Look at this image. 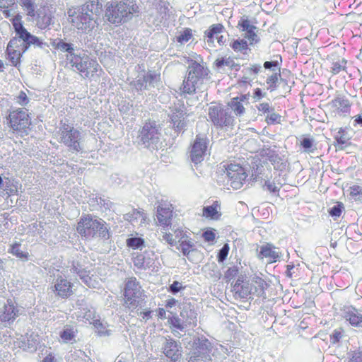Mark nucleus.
<instances>
[{
  "label": "nucleus",
  "mask_w": 362,
  "mask_h": 362,
  "mask_svg": "<svg viewBox=\"0 0 362 362\" xmlns=\"http://www.w3.org/2000/svg\"><path fill=\"white\" fill-rule=\"evenodd\" d=\"M16 36L10 40L6 48L7 59L11 65L18 67L21 63V57L30 47L33 35L29 33L23 25L21 18L17 15L12 19Z\"/></svg>",
  "instance_id": "1"
},
{
  "label": "nucleus",
  "mask_w": 362,
  "mask_h": 362,
  "mask_svg": "<svg viewBox=\"0 0 362 362\" xmlns=\"http://www.w3.org/2000/svg\"><path fill=\"white\" fill-rule=\"evenodd\" d=\"M162 129L154 120L146 122L138 132L139 145L150 151L157 150L161 145Z\"/></svg>",
  "instance_id": "4"
},
{
  "label": "nucleus",
  "mask_w": 362,
  "mask_h": 362,
  "mask_svg": "<svg viewBox=\"0 0 362 362\" xmlns=\"http://www.w3.org/2000/svg\"><path fill=\"white\" fill-rule=\"evenodd\" d=\"M218 209H220V205L218 202L216 201L212 205L206 206L203 208V216L211 219L217 220L221 216Z\"/></svg>",
  "instance_id": "31"
},
{
  "label": "nucleus",
  "mask_w": 362,
  "mask_h": 362,
  "mask_svg": "<svg viewBox=\"0 0 362 362\" xmlns=\"http://www.w3.org/2000/svg\"><path fill=\"white\" fill-rule=\"evenodd\" d=\"M186 347L189 349V357L211 358V342L204 337H193L192 340L187 342Z\"/></svg>",
  "instance_id": "12"
},
{
  "label": "nucleus",
  "mask_w": 362,
  "mask_h": 362,
  "mask_svg": "<svg viewBox=\"0 0 362 362\" xmlns=\"http://www.w3.org/2000/svg\"><path fill=\"white\" fill-rule=\"evenodd\" d=\"M226 175L228 178L230 186L235 189H240L246 177L248 176L247 170L237 164H230L226 168Z\"/></svg>",
  "instance_id": "14"
},
{
  "label": "nucleus",
  "mask_w": 362,
  "mask_h": 362,
  "mask_svg": "<svg viewBox=\"0 0 362 362\" xmlns=\"http://www.w3.org/2000/svg\"><path fill=\"white\" fill-rule=\"evenodd\" d=\"M209 139L201 134L196 136V139L192 144L190 158H201L210 156L208 149Z\"/></svg>",
  "instance_id": "18"
},
{
  "label": "nucleus",
  "mask_w": 362,
  "mask_h": 362,
  "mask_svg": "<svg viewBox=\"0 0 362 362\" xmlns=\"http://www.w3.org/2000/svg\"><path fill=\"white\" fill-rule=\"evenodd\" d=\"M344 317L352 326L362 327V314L355 308H351L346 311Z\"/></svg>",
  "instance_id": "28"
},
{
  "label": "nucleus",
  "mask_w": 362,
  "mask_h": 362,
  "mask_svg": "<svg viewBox=\"0 0 362 362\" xmlns=\"http://www.w3.org/2000/svg\"><path fill=\"white\" fill-rule=\"evenodd\" d=\"M191 29L186 28L180 35L177 36V41L180 43L187 42L192 37Z\"/></svg>",
  "instance_id": "54"
},
{
  "label": "nucleus",
  "mask_w": 362,
  "mask_h": 362,
  "mask_svg": "<svg viewBox=\"0 0 362 362\" xmlns=\"http://www.w3.org/2000/svg\"><path fill=\"white\" fill-rule=\"evenodd\" d=\"M209 117L214 126L229 127L233 124L234 119L229 107L224 108L221 104H216L209 107Z\"/></svg>",
  "instance_id": "10"
},
{
  "label": "nucleus",
  "mask_w": 362,
  "mask_h": 362,
  "mask_svg": "<svg viewBox=\"0 0 362 362\" xmlns=\"http://www.w3.org/2000/svg\"><path fill=\"white\" fill-rule=\"evenodd\" d=\"M257 108L259 111H261L264 113L270 112L274 110V108L272 107L267 103H260L258 106H257Z\"/></svg>",
  "instance_id": "64"
},
{
  "label": "nucleus",
  "mask_w": 362,
  "mask_h": 362,
  "mask_svg": "<svg viewBox=\"0 0 362 362\" xmlns=\"http://www.w3.org/2000/svg\"><path fill=\"white\" fill-rule=\"evenodd\" d=\"M281 257V252L279 248L276 247L270 243L262 245L258 255L259 258H269L271 262H276Z\"/></svg>",
  "instance_id": "23"
},
{
  "label": "nucleus",
  "mask_w": 362,
  "mask_h": 362,
  "mask_svg": "<svg viewBox=\"0 0 362 362\" xmlns=\"http://www.w3.org/2000/svg\"><path fill=\"white\" fill-rule=\"evenodd\" d=\"M334 140L337 145L342 148L343 145H346L350 140V136L346 129L340 128L334 135Z\"/></svg>",
  "instance_id": "32"
},
{
  "label": "nucleus",
  "mask_w": 362,
  "mask_h": 362,
  "mask_svg": "<svg viewBox=\"0 0 362 362\" xmlns=\"http://www.w3.org/2000/svg\"><path fill=\"white\" fill-rule=\"evenodd\" d=\"M55 9L50 5L40 6L35 11V16H32L36 26L41 29H47L54 23Z\"/></svg>",
  "instance_id": "13"
},
{
  "label": "nucleus",
  "mask_w": 362,
  "mask_h": 362,
  "mask_svg": "<svg viewBox=\"0 0 362 362\" xmlns=\"http://www.w3.org/2000/svg\"><path fill=\"white\" fill-rule=\"evenodd\" d=\"M223 30V25L220 23L214 24L211 26H210L209 30L205 31V37H206L207 38L206 42L208 43V45H210L214 44L215 35L216 37L218 35L221 33Z\"/></svg>",
  "instance_id": "30"
},
{
  "label": "nucleus",
  "mask_w": 362,
  "mask_h": 362,
  "mask_svg": "<svg viewBox=\"0 0 362 362\" xmlns=\"http://www.w3.org/2000/svg\"><path fill=\"white\" fill-rule=\"evenodd\" d=\"M313 144L314 139L313 138L304 137L300 141V145L306 152H313L314 151Z\"/></svg>",
  "instance_id": "47"
},
{
  "label": "nucleus",
  "mask_w": 362,
  "mask_h": 362,
  "mask_svg": "<svg viewBox=\"0 0 362 362\" xmlns=\"http://www.w3.org/2000/svg\"><path fill=\"white\" fill-rule=\"evenodd\" d=\"M192 247L193 243L192 242L182 240L180 243V246L178 247V249L181 250L184 256H186L187 258H189V254L194 251L193 250H191Z\"/></svg>",
  "instance_id": "44"
},
{
  "label": "nucleus",
  "mask_w": 362,
  "mask_h": 362,
  "mask_svg": "<svg viewBox=\"0 0 362 362\" xmlns=\"http://www.w3.org/2000/svg\"><path fill=\"white\" fill-rule=\"evenodd\" d=\"M8 120L13 131H21L28 127L30 119L25 110L17 109L10 112Z\"/></svg>",
  "instance_id": "16"
},
{
  "label": "nucleus",
  "mask_w": 362,
  "mask_h": 362,
  "mask_svg": "<svg viewBox=\"0 0 362 362\" xmlns=\"http://www.w3.org/2000/svg\"><path fill=\"white\" fill-rule=\"evenodd\" d=\"M180 316L187 327H195L197 322V313L195 312L194 306L189 303H185L182 305Z\"/></svg>",
  "instance_id": "21"
},
{
  "label": "nucleus",
  "mask_w": 362,
  "mask_h": 362,
  "mask_svg": "<svg viewBox=\"0 0 362 362\" xmlns=\"http://www.w3.org/2000/svg\"><path fill=\"white\" fill-rule=\"evenodd\" d=\"M138 12L139 7L133 1H112L106 4L105 17L110 23L119 25L131 20Z\"/></svg>",
  "instance_id": "2"
},
{
  "label": "nucleus",
  "mask_w": 362,
  "mask_h": 362,
  "mask_svg": "<svg viewBox=\"0 0 362 362\" xmlns=\"http://www.w3.org/2000/svg\"><path fill=\"white\" fill-rule=\"evenodd\" d=\"M19 4L24 8L28 16H35V4L33 0H21Z\"/></svg>",
  "instance_id": "36"
},
{
  "label": "nucleus",
  "mask_w": 362,
  "mask_h": 362,
  "mask_svg": "<svg viewBox=\"0 0 362 362\" xmlns=\"http://www.w3.org/2000/svg\"><path fill=\"white\" fill-rule=\"evenodd\" d=\"M346 63L347 61L345 59L333 62L331 67V72L333 74H338L341 71L346 69Z\"/></svg>",
  "instance_id": "43"
},
{
  "label": "nucleus",
  "mask_w": 362,
  "mask_h": 362,
  "mask_svg": "<svg viewBox=\"0 0 362 362\" xmlns=\"http://www.w3.org/2000/svg\"><path fill=\"white\" fill-rule=\"evenodd\" d=\"M168 322L170 325L179 330H183L187 326L185 322L182 320V317H179L177 315H172L171 317H168Z\"/></svg>",
  "instance_id": "39"
},
{
  "label": "nucleus",
  "mask_w": 362,
  "mask_h": 362,
  "mask_svg": "<svg viewBox=\"0 0 362 362\" xmlns=\"http://www.w3.org/2000/svg\"><path fill=\"white\" fill-rule=\"evenodd\" d=\"M173 216V211L168 206L160 205L157 208L156 217L158 223L160 226H170V219Z\"/></svg>",
  "instance_id": "25"
},
{
  "label": "nucleus",
  "mask_w": 362,
  "mask_h": 362,
  "mask_svg": "<svg viewBox=\"0 0 362 362\" xmlns=\"http://www.w3.org/2000/svg\"><path fill=\"white\" fill-rule=\"evenodd\" d=\"M143 77L148 87H154L155 83L160 79V75L151 72L147 73L146 74L144 75Z\"/></svg>",
  "instance_id": "45"
},
{
  "label": "nucleus",
  "mask_w": 362,
  "mask_h": 362,
  "mask_svg": "<svg viewBox=\"0 0 362 362\" xmlns=\"http://www.w3.org/2000/svg\"><path fill=\"white\" fill-rule=\"evenodd\" d=\"M209 70L207 67L196 61L191 60L180 90L182 93L192 95L199 83L209 78Z\"/></svg>",
  "instance_id": "3"
},
{
  "label": "nucleus",
  "mask_w": 362,
  "mask_h": 362,
  "mask_svg": "<svg viewBox=\"0 0 362 362\" xmlns=\"http://www.w3.org/2000/svg\"><path fill=\"white\" fill-rule=\"evenodd\" d=\"M332 105L338 114L346 115L349 113L351 103L346 97L338 95L332 100Z\"/></svg>",
  "instance_id": "26"
},
{
  "label": "nucleus",
  "mask_w": 362,
  "mask_h": 362,
  "mask_svg": "<svg viewBox=\"0 0 362 362\" xmlns=\"http://www.w3.org/2000/svg\"><path fill=\"white\" fill-rule=\"evenodd\" d=\"M31 45H33L34 47H37L42 49H45L47 52L48 48L49 47V45L47 42H43L35 35L33 36L32 40L30 42V46Z\"/></svg>",
  "instance_id": "51"
},
{
  "label": "nucleus",
  "mask_w": 362,
  "mask_h": 362,
  "mask_svg": "<svg viewBox=\"0 0 362 362\" xmlns=\"http://www.w3.org/2000/svg\"><path fill=\"white\" fill-rule=\"evenodd\" d=\"M61 141L68 148L69 151L79 152L82 151L81 133L73 126L62 123L59 128Z\"/></svg>",
  "instance_id": "9"
},
{
  "label": "nucleus",
  "mask_w": 362,
  "mask_h": 362,
  "mask_svg": "<svg viewBox=\"0 0 362 362\" xmlns=\"http://www.w3.org/2000/svg\"><path fill=\"white\" fill-rule=\"evenodd\" d=\"M130 86L134 88L137 91L148 88L143 76L139 77L136 81H132L130 83Z\"/></svg>",
  "instance_id": "50"
},
{
  "label": "nucleus",
  "mask_w": 362,
  "mask_h": 362,
  "mask_svg": "<svg viewBox=\"0 0 362 362\" xmlns=\"http://www.w3.org/2000/svg\"><path fill=\"white\" fill-rule=\"evenodd\" d=\"M70 64L81 73L83 78H91L94 74L98 75V71H102L97 61L86 54H75L70 58Z\"/></svg>",
  "instance_id": "8"
},
{
  "label": "nucleus",
  "mask_w": 362,
  "mask_h": 362,
  "mask_svg": "<svg viewBox=\"0 0 362 362\" xmlns=\"http://www.w3.org/2000/svg\"><path fill=\"white\" fill-rule=\"evenodd\" d=\"M230 247L228 243H225L219 250L217 255V260L219 263H222L226 259Z\"/></svg>",
  "instance_id": "48"
},
{
  "label": "nucleus",
  "mask_w": 362,
  "mask_h": 362,
  "mask_svg": "<svg viewBox=\"0 0 362 362\" xmlns=\"http://www.w3.org/2000/svg\"><path fill=\"white\" fill-rule=\"evenodd\" d=\"M134 265L138 269H146L149 267L150 262H146L145 257L140 254L136 255L133 259Z\"/></svg>",
  "instance_id": "41"
},
{
  "label": "nucleus",
  "mask_w": 362,
  "mask_h": 362,
  "mask_svg": "<svg viewBox=\"0 0 362 362\" xmlns=\"http://www.w3.org/2000/svg\"><path fill=\"white\" fill-rule=\"evenodd\" d=\"M250 179L259 183H263L265 179H272L271 165L268 160H255L250 165L248 170Z\"/></svg>",
  "instance_id": "11"
},
{
  "label": "nucleus",
  "mask_w": 362,
  "mask_h": 362,
  "mask_svg": "<svg viewBox=\"0 0 362 362\" xmlns=\"http://www.w3.org/2000/svg\"><path fill=\"white\" fill-rule=\"evenodd\" d=\"M70 272L77 274L82 281L88 287H95V281L90 276V271L85 269L80 263L73 262Z\"/></svg>",
  "instance_id": "22"
},
{
  "label": "nucleus",
  "mask_w": 362,
  "mask_h": 362,
  "mask_svg": "<svg viewBox=\"0 0 362 362\" xmlns=\"http://www.w3.org/2000/svg\"><path fill=\"white\" fill-rule=\"evenodd\" d=\"M18 310L11 299L6 301L0 300V319L4 322H13L17 317Z\"/></svg>",
  "instance_id": "19"
},
{
  "label": "nucleus",
  "mask_w": 362,
  "mask_h": 362,
  "mask_svg": "<svg viewBox=\"0 0 362 362\" xmlns=\"http://www.w3.org/2000/svg\"><path fill=\"white\" fill-rule=\"evenodd\" d=\"M159 240L167 243L171 246L176 243V240L173 238V235L171 233L161 232Z\"/></svg>",
  "instance_id": "52"
},
{
  "label": "nucleus",
  "mask_w": 362,
  "mask_h": 362,
  "mask_svg": "<svg viewBox=\"0 0 362 362\" xmlns=\"http://www.w3.org/2000/svg\"><path fill=\"white\" fill-rule=\"evenodd\" d=\"M124 305L133 310L138 307L142 308L145 303L144 290L135 277L128 278L124 289Z\"/></svg>",
  "instance_id": "7"
},
{
  "label": "nucleus",
  "mask_w": 362,
  "mask_h": 362,
  "mask_svg": "<svg viewBox=\"0 0 362 362\" xmlns=\"http://www.w3.org/2000/svg\"><path fill=\"white\" fill-rule=\"evenodd\" d=\"M161 339L163 341L162 350L165 356L173 362H180L182 353L181 344L171 338L167 339L162 337Z\"/></svg>",
  "instance_id": "15"
},
{
  "label": "nucleus",
  "mask_w": 362,
  "mask_h": 362,
  "mask_svg": "<svg viewBox=\"0 0 362 362\" xmlns=\"http://www.w3.org/2000/svg\"><path fill=\"white\" fill-rule=\"evenodd\" d=\"M228 105L230 107V110H233L236 116H241L245 112L244 105L237 98H232Z\"/></svg>",
  "instance_id": "35"
},
{
  "label": "nucleus",
  "mask_w": 362,
  "mask_h": 362,
  "mask_svg": "<svg viewBox=\"0 0 362 362\" xmlns=\"http://www.w3.org/2000/svg\"><path fill=\"white\" fill-rule=\"evenodd\" d=\"M20 246L21 245L19 243H14L11 245L8 252L21 259H27L28 253L21 250Z\"/></svg>",
  "instance_id": "38"
},
{
  "label": "nucleus",
  "mask_w": 362,
  "mask_h": 362,
  "mask_svg": "<svg viewBox=\"0 0 362 362\" xmlns=\"http://www.w3.org/2000/svg\"><path fill=\"white\" fill-rule=\"evenodd\" d=\"M268 161L271 165V168H273L276 171H284L288 166L287 160H268Z\"/></svg>",
  "instance_id": "37"
},
{
  "label": "nucleus",
  "mask_w": 362,
  "mask_h": 362,
  "mask_svg": "<svg viewBox=\"0 0 362 362\" xmlns=\"http://www.w3.org/2000/svg\"><path fill=\"white\" fill-rule=\"evenodd\" d=\"M186 108L184 105H175L171 108L170 115V122L177 132H184L187 123L185 122Z\"/></svg>",
  "instance_id": "17"
},
{
  "label": "nucleus",
  "mask_w": 362,
  "mask_h": 362,
  "mask_svg": "<svg viewBox=\"0 0 362 362\" xmlns=\"http://www.w3.org/2000/svg\"><path fill=\"white\" fill-rule=\"evenodd\" d=\"M127 245L133 250H141L145 246V241L141 237L132 236L127 239Z\"/></svg>",
  "instance_id": "33"
},
{
  "label": "nucleus",
  "mask_w": 362,
  "mask_h": 362,
  "mask_svg": "<svg viewBox=\"0 0 362 362\" xmlns=\"http://www.w3.org/2000/svg\"><path fill=\"white\" fill-rule=\"evenodd\" d=\"M235 294L241 298H246L250 293H252V288L248 283L243 284L238 291H234Z\"/></svg>",
  "instance_id": "42"
},
{
  "label": "nucleus",
  "mask_w": 362,
  "mask_h": 362,
  "mask_svg": "<svg viewBox=\"0 0 362 362\" xmlns=\"http://www.w3.org/2000/svg\"><path fill=\"white\" fill-rule=\"evenodd\" d=\"M124 220L130 222L132 225L139 224L142 225L145 223L146 216V215L137 209H132V211H129L124 215Z\"/></svg>",
  "instance_id": "27"
},
{
  "label": "nucleus",
  "mask_w": 362,
  "mask_h": 362,
  "mask_svg": "<svg viewBox=\"0 0 362 362\" xmlns=\"http://www.w3.org/2000/svg\"><path fill=\"white\" fill-rule=\"evenodd\" d=\"M250 286L252 288V293L258 296H262L265 293V289L267 284L262 278L255 276L251 279Z\"/></svg>",
  "instance_id": "29"
},
{
  "label": "nucleus",
  "mask_w": 362,
  "mask_h": 362,
  "mask_svg": "<svg viewBox=\"0 0 362 362\" xmlns=\"http://www.w3.org/2000/svg\"><path fill=\"white\" fill-rule=\"evenodd\" d=\"M78 329L76 326L66 325L59 332L60 341L64 344L76 342Z\"/></svg>",
  "instance_id": "24"
},
{
  "label": "nucleus",
  "mask_w": 362,
  "mask_h": 362,
  "mask_svg": "<svg viewBox=\"0 0 362 362\" xmlns=\"http://www.w3.org/2000/svg\"><path fill=\"white\" fill-rule=\"evenodd\" d=\"M279 75L280 76V74L274 73L267 79V83L269 84L268 88L273 90L276 88V82L278 81Z\"/></svg>",
  "instance_id": "59"
},
{
  "label": "nucleus",
  "mask_w": 362,
  "mask_h": 362,
  "mask_svg": "<svg viewBox=\"0 0 362 362\" xmlns=\"http://www.w3.org/2000/svg\"><path fill=\"white\" fill-rule=\"evenodd\" d=\"M281 116L275 112H272L271 115H267L266 117V122L268 124H279L281 122Z\"/></svg>",
  "instance_id": "57"
},
{
  "label": "nucleus",
  "mask_w": 362,
  "mask_h": 362,
  "mask_svg": "<svg viewBox=\"0 0 362 362\" xmlns=\"http://www.w3.org/2000/svg\"><path fill=\"white\" fill-rule=\"evenodd\" d=\"M76 229L79 234L86 238L100 237L107 240L110 237L106 223L102 219L93 218L89 215L81 218Z\"/></svg>",
  "instance_id": "5"
},
{
  "label": "nucleus",
  "mask_w": 362,
  "mask_h": 362,
  "mask_svg": "<svg viewBox=\"0 0 362 362\" xmlns=\"http://www.w3.org/2000/svg\"><path fill=\"white\" fill-rule=\"evenodd\" d=\"M256 29L257 28H251L246 31L245 37L247 38L250 41V45L257 43L259 40V38L255 32Z\"/></svg>",
  "instance_id": "55"
},
{
  "label": "nucleus",
  "mask_w": 362,
  "mask_h": 362,
  "mask_svg": "<svg viewBox=\"0 0 362 362\" xmlns=\"http://www.w3.org/2000/svg\"><path fill=\"white\" fill-rule=\"evenodd\" d=\"M344 209V206L341 203H337L331 207L329 210V213L332 217H339L342 212V209Z\"/></svg>",
  "instance_id": "53"
},
{
  "label": "nucleus",
  "mask_w": 362,
  "mask_h": 362,
  "mask_svg": "<svg viewBox=\"0 0 362 362\" xmlns=\"http://www.w3.org/2000/svg\"><path fill=\"white\" fill-rule=\"evenodd\" d=\"M238 25L241 28L243 31H247L251 28H257L256 26L251 25L247 18H241L238 23Z\"/></svg>",
  "instance_id": "60"
},
{
  "label": "nucleus",
  "mask_w": 362,
  "mask_h": 362,
  "mask_svg": "<svg viewBox=\"0 0 362 362\" xmlns=\"http://www.w3.org/2000/svg\"><path fill=\"white\" fill-rule=\"evenodd\" d=\"M202 237L207 242L214 241L216 238V234L213 230H207L202 234Z\"/></svg>",
  "instance_id": "63"
},
{
  "label": "nucleus",
  "mask_w": 362,
  "mask_h": 362,
  "mask_svg": "<svg viewBox=\"0 0 362 362\" xmlns=\"http://www.w3.org/2000/svg\"><path fill=\"white\" fill-rule=\"evenodd\" d=\"M230 47L235 52H240L243 54H247V50H250L247 42L244 39L234 40Z\"/></svg>",
  "instance_id": "34"
},
{
  "label": "nucleus",
  "mask_w": 362,
  "mask_h": 362,
  "mask_svg": "<svg viewBox=\"0 0 362 362\" xmlns=\"http://www.w3.org/2000/svg\"><path fill=\"white\" fill-rule=\"evenodd\" d=\"M350 194L355 198V199H361L362 196V187L358 185H353L349 187Z\"/></svg>",
  "instance_id": "56"
},
{
  "label": "nucleus",
  "mask_w": 362,
  "mask_h": 362,
  "mask_svg": "<svg viewBox=\"0 0 362 362\" xmlns=\"http://www.w3.org/2000/svg\"><path fill=\"white\" fill-rule=\"evenodd\" d=\"M73 284L62 276L56 279L54 286L57 296L62 298H67L74 294Z\"/></svg>",
  "instance_id": "20"
},
{
  "label": "nucleus",
  "mask_w": 362,
  "mask_h": 362,
  "mask_svg": "<svg viewBox=\"0 0 362 362\" xmlns=\"http://www.w3.org/2000/svg\"><path fill=\"white\" fill-rule=\"evenodd\" d=\"M184 288H185V287L182 286V283H180L177 281H173V283L172 284H170L169 286L168 291L170 293L175 295Z\"/></svg>",
  "instance_id": "58"
},
{
  "label": "nucleus",
  "mask_w": 362,
  "mask_h": 362,
  "mask_svg": "<svg viewBox=\"0 0 362 362\" xmlns=\"http://www.w3.org/2000/svg\"><path fill=\"white\" fill-rule=\"evenodd\" d=\"M238 269L236 267H230L225 273V278L230 280L238 274Z\"/></svg>",
  "instance_id": "62"
},
{
  "label": "nucleus",
  "mask_w": 362,
  "mask_h": 362,
  "mask_svg": "<svg viewBox=\"0 0 362 362\" xmlns=\"http://www.w3.org/2000/svg\"><path fill=\"white\" fill-rule=\"evenodd\" d=\"M271 180L272 179H265L263 183H259V185L263 188V189H267L270 192L275 193L279 192V188L274 182H272Z\"/></svg>",
  "instance_id": "46"
},
{
  "label": "nucleus",
  "mask_w": 362,
  "mask_h": 362,
  "mask_svg": "<svg viewBox=\"0 0 362 362\" xmlns=\"http://www.w3.org/2000/svg\"><path fill=\"white\" fill-rule=\"evenodd\" d=\"M15 5L16 0H0V8L4 9L3 13L6 18L10 16V11L7 8Z\"/></svg>",
  "instance_id": "49"
},
{
  "label": "nucleus",
  "mask_w": 362,
  "mask_h": 362,
  "mask_svg": "<svg viewBox=\"0 0 362 362\" xmlns=\"http://www.w3.org/2000/svg\"><path fill=\"white\" fill-rule=\"evenodd\" d=\"M100 8L98 0L87 2L78 11V15L72 19V22L78 30L90 31L95 26Z\"/></svg>",
  "instance_id": "6"
},
{
  "label": "nucleus",
  "mask_w": 362,
  "mask_h": 362,
  "mask_svg": "<svg viewBox=\"0 0 362 362\" xmlns=\"http://www.w3.org/2000/svg\"><path fill=\"white\" fill-rule=\"evenodd\" d=\"M58 49L63 52H67L71 58L75 54L74 45L66 42L62 39L60 40L59 44H58Z\"/></svg>",
  "instance_id": "40"
},
{
  "label": "nucleus",
  "mask_w": 362,
  "mask_h": 362,
  "mask_svg": "<svg viewBox=\"0 0 362 362\" xmlns=\"http://www.w3.org/2000/svg\"><path fill=\"white\" fill-rule=\"evenodd\" d=\"M17 103L21 105L25 106L29 103V99L24 91H21L17 97Z\"/></svg>",
  "instance_id": "61"
}]
</instances>
